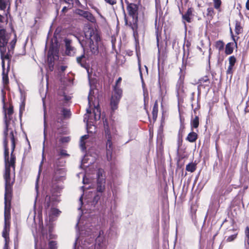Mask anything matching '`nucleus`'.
Listing matches in <instances>:
<instances>
[{
	"mask_svg": "<svg viewBox=\"0 0 249 249\" xmlns=\"http://www.w3.org/2000/svg\"><path fill=\"white\" fill-rule=\"evenodd\" d=\"M6 124V129L3 132L5 162V173L4 175L5 179L4 196L11 197L12 184L10 178V167L15 168L16 158L13 154V152L15 148V142L13 131H11L9 134H8V124L7 123Z\"/></svg>",
	"mask_w": 249,
	"mask_h": 249,
	"instance_id": "nucleus-1",
	"label": "nucleus"
},
{
	"mask_svg": "<svg viewBox=\"0 0 249 249\" xmlns=\"http://www.w3.org/2000/svg\"><path fill=\"white\" fill-rule=\"evenodd\" d=\"M85 36L86 39V41L79 40V42L83 49H84L86 44H88V46L89 47L92 53H98L100 37L97 31L92 28H88L85 32Z\"/></svg>",
	"mask_w": 249,
	"mask_h": 249,
	"instance_id": "nucleus-2",
	"label": "nucleus"
},
{
	"mask_svg": "<svg viewBox=\"0 0 249 249\" xmlns=\"http://www.w3.org/2000/svg\"><path fill=\"white\" fill-rule=\"evenodd\" d=\"M127 4L126 9L129 15L132 17V21H128V18L126 17V14L124 11V19L125 24L127 26L131 27L133 30L136 26L135 24L137 22V15L138 7L136 4L133 3H129L128 1L125 0Z\"/></svg>",
	"mask_w": 249,
	"mask_h": 249,
	"instance_id": "nucleus-3",
	"label": "nucleus"
},
{
	"mask_svg": "<svg viewBox=\"0 0 249 249\" xmlns=\"http://www.w3.org/2000/svg\"><path fill=\"white\" fill-rule=\"evenodd\" d=\"M11 197L4 196V228L2 231V236L5 238V241H8V230L9 223H8L7 220L9 217L10 210Z\"/></svg>",
	"mask_w": 249,
	"mask_h": 249,
	"instance_id": "nucleus-4",
	"label": "nucleus"
},
{
	"mask_svg": "<svg viewBox=\"0 0 249 249\" xmlns=\"http://www.w3.org/2000/svg\"><path fill=\"white\" fill-rule=\"evenodd\" d=\"M9 36L6 33L4 29L0 30V52L2 56L6 52V46L9 40Z\"/></svg>",
	"mask_w": 249,
	"mask_h": 249,
	"instance_id": "nucleus-5",
	"label": "nucleus"
},
{
	"mask_svg": "<svg viewBox=\"0 0 249 249\" xmlns=\"http://www.w3.org/2000/svg\"><path fill=\"white\" fill-rule=\"evenodd\" d=\"M65 171L64 169L59 168H57L55 169L54 175H53V180H52L53 183V187L54 189H55V187H58L57 191L58 190L61 189L62 188L59 187L57 186H55L54 185L55 183L54 182V181L58 182V181H61L63 179V178L65 177Z\"/></svg>",
	"mask_w": 249,
	"mask_h": 249,
	"instance_id": "nucleus-6",
	"label": "nucleus"
},
{
	"mask_svg": "<svg viewBox=\"0 0 249 249\" xmlns=\"http://www.w3.org/2000/svg\"><path fill=\"white\" fill-rule=\"evenodd\" d=\"M94 119L90 117L89 115H91V111L89 108L87 109V114H85L84 121L88 123H93V120H97L100 118L101 113L98 107L94 108L93 110Z\"/></svg>",
	"mask_w": 249,
	"mask_h": 249,
	"instance_id": "nucleus-7",
	"label": "nucleus"
},
{
	"mask_svg": "<svg viewBox=\"0 0 249 249\" xmlns=\"http://www.w3.org/2000/svg\"><path fill=\"white\" fill-rule=\"evenodd\" d=\"M75 14L83 17L91 22L94 23L96 21L95 17L91 13L88 11H85L81 9H76L75 11Z\"/></svg>",
	"mask_w": 249,
	"mask_h": 249,
	"instance_id": "nucleus-8",
	"label": "nucleus"
},
{
	"mask_svg": "<svg viewBox=\"0 0 249 249\" xmlns=\"http://www.w3.org/2000/svg\"><path fill=\"white\" fill-rule=\"evenodd\" d=\"M104 125L105 128V132L107 139L106 148L109 149L113 148L112 143L111 141V138L109 129L108 124L107 120H105V121L104 122Z\"/></svg>",
	"mask_w": 249,
	"mask_h": 249,
	"instance_id": "nucleus-9",
	"label": "nucleus"
},
{
	"mask_svg": "<svg viewBox=\"0 0 249 249\" xmlns=\"http://www.w3.org/2000/svg\"><path fill=\"white\" fill-rule=\"evenodd\" d=\"M64 42L66 47V54L70 56L73 55L75 53V49L71 46V40L66 38L64 40Z\"/></svg>",
	"mask_w": 249,
	"mask_h": 249,
	"instance_id": "nucleus-10",
	"label": "nucleus"
},
{
	"mask_svg": "<svg viewBox=\"0 0 249 249\" xmlns=\"http://www.w3.org/2000/svg\"><path fill=\"white\" fill-rule=\"evenodd\" d=\"M13 113V108L12 107H9V108L7 110V112H5V115H4V122H5V129H6V123L8 124V132L9 131L10 132L11 131H13L12 130H11L10 128H9V121L11 120V116Z\"/></svg>",
	"mask_w": 249,
	"mask_h": 249,
	"instance_id": "nucleus-11",
	"label": "nucleus"
},
{
	"mask_svg": "<svg viewBox=\"0 0 249 249\" xmlns=\"http://www.w3.org/2000/svg\"><path fill=\"white\" fill-rule=\"evenodd\" d=\"M105 189V178L104 177L99 178L97 180V191L102 193Z\"/></svg>",
	"mask_w": 249,
	"mask_h": 249,
	"instance_id": "nucleus-12",
	"label": "nucleus"
},
{
	"mask_svg": "<svg viewBox=\"0 0 249 249\" xmlns=\"http://www.w3.org/2000/svg\"><path fill=\"white\" fill-rule=\"evenodd\" d=\"M122 89L117 86H114V94L112 97L120 100L122 97Z\"/></svg>",
	"mask_w": 249,
	"mask_h": 249,
	"instance_id": "nucleus-13",
	"label": "nucleus"
},
{
	"mask_svg": "<svg viewBox=\"0 0 249 249\" xmlns=\"http://www.w3.org/2000/svg\"><path fill=\"white\" fill-rule=\"evenodd\" d=\"M87 57L85 55V54L81 55V56L77 57L76 58L77 62L78 63L80 64V65L84 67H86V61H87Z\"/></svg>",
	"mask_w": 249,
	"mask_h": 249,
	"instance_id": "nucleus-14",
	"label": "nucleus"
},
{
	"mask_svg": "<svg viewBox=\"0 0 249 249\" xmlns=\"http://www.w3.org/2000/svg\"><path fill=\"white\" fill-rule=\"evenodd\" d=\"M197 139V134L195 132H191L188 134L186 140L191 142H194L196 141Z\"/></svg>",
	"mask_w": 249,
	"mask_h": 249,
	"instance_id": "nucleus-15",
	"label": "nucleus"
},
{
	"mask_svg": "<svg viewBox=\"0 0 249 249\" xmlns=\"http://www.w3.org/2000/svg\"><path fill=\"white\" fill-rule=\"evenodd\" d=\"M233 43L230 42L228 43L225 48V53L226 54H231L232 53L233 51Z\"/></svg>",
	"mask_w": 249,
	"mask_h": 249,
	"instance_id": "nucleus-16",
	"label": "nucleus"
},
{
	"mask_svg": "<svg viewBox=\"0 0 249 249\" xmlns=\"http://www.w3.org/2000/svg\"><path fill=\"white\" fill-rule=\"evenodd\" d=\"M191 125L192 129L193 128H197L199 125V118L196 116L194 118H192L191 121Z\"/></svg>",
	"mask_w": 249,
	"mask_h": 249,
	"instance_id": "nucleus-17",
	"label": "nucleus"
},
{
	"mask_svg": "<svg viewBox=\"0 0 249 249\" xmlns=\"http://www.w3.org/2000/svg\"><path fill=\"white\" fill-rule=\"evenodd\" d=\"M192 10L190 8L188 9L187 11L186 12V13L184 15H182L183 19L184 20H186L188 22H191L190 16L192 15Z\"/></svg>",
	"mask_w": 249,
	"mask_h": 249,
	"instance_id": "nucleus-18",
	"label": "nucleus"
},
{
	"mask_svg": "<svg viewBox=\"0 0 249 249\" xmlns=\"http://www.w3.org/2000/svg\"><path fill=\"white\" fill-rule=\"evenodd\" d=\"M158 112V105L157 102H156L153 107L152 115L153 119H156Z\"/></svg>",
	"mask_w": 249,
	"mask_h": 249,
	"instance_id": "nucleus-19",
	"label": "nucleus"
},
{
	"mask_svg": "<svg viewBox=\"0 0 249 249\" xmlns=\"http://www.w3.org/2000/svg\"><path fill=\"white\" fill-rule=\"evenodd\" d=\"M88 138H89V135H85L84 136H83L81 138L80 146L82 150H84L86 149V146H85L86 142H85V140H87Z\"/></svg>",
	"mask_w": 249,
	"mask_h": 249,
	"instance_id": "nucleus-20",
	"label": "nucleus"
},
{
	"mask_svg": "<svg viewBox=\"0 0 249 249\" xmlns=\"http://www.w3.org/2000/svg\"><path fill=\"white\" fill-rule=\"evenodd\" d=\"M99 193H100L98 192L94 193V197L92 201V205H95L98 202L99 200L100 199L101 195Z\"/></svg>",
	"mask_w": 249,
	"mask_h": 249,
	"instance_id": "nucleus-21",
	"label": "nucleus"
},
{
	"mask_svg": "<svg viewBox=\"0 0 249 249\" xmlns=\"http://www.w3.org/2000/svg\"><path fill=\"white\" fill-rule=\"evenodd\" d=\"M53 58L51 56L50 54V52H49V55H48V69L50 71H53Z\"/></svg>",
	"mask_w": 249,
	"mask_h": 249,
	"instance_id": "nucleus-22",
	"label": "nucleus"
},
{
	"mask_svg": "<svg viewBox=\"0 0 249 249\" xmlns=\"http://www.w3.org/2000/svg\"><path fill=\"white\" fill-rule=\"evenodd\" d=\"M120 100H117V99L111 98V108L113 110H115L117 108V105L119 102Z\"/></svg>",
	"mask_w": 249,
	"mask_h": 249,
	"instance_id": "nucleus-23",
	"label": "nucleus"
},
{
	"mask_svg": "<svg viewBox=\"0 0 249 249\" xmlns=\"http://www.w3.org/2000/svg\"><path fill=\"white\" fill-rule=\"evenodd\" d=\"M2 81L4 85H6L9 82V79L8 76V71L5 73V68L2 69Z\"/></svg>",
	"mask_w": 249,
	"mask_h": 249,
	"instance_id": "nucleus-24",
	"label": "nucleus"
},
{
	"mask_svg": "<svg viewBox=\"0 0 249 249\" xmlns=\"http://www.w3.org/2000/svg\"><path fill=\"white\" fill-rule=\"evenodd\" d=\"M224 43L221 40L217 41L215 42V47L218 50L219 52L223 50L224 49Z\"/></svg>",
	"mask_w": 249,
	"mask_h": 249,
	"instance_id": "nucleus-25",
	"label": "nucleus"
},
{
	"mask_svg": "<svg viewBox=\"0 0 249 249\" xmlns=\"http://www.w3.org/2000/svg\"><path fill=\"white\" fill-rule=\"evenodd\" d=\"M196 166L195 164L190 163L186 165V170L187 171L193 172L195 171Z\"/></svg>",
	"mask_w": 249,
	"mask_h": 249,
	"instance_id": "nucleus-26",
	"label": "nucleus"
},
{
	"mask_svg": "<svg viewBox=\"0 0 249 249\" xmlns=\"http://www.w3.org/2000/svg\"><path fill=\"white\" fill-rule=\"evenodd\" d=\"M242 28L240 24L238 22H236L235 24V33L237 35L241 34L242 32Z\"/></svg>",
	"mask_w": 249,
	"mask_h": 249,
	"instance_id": "nucleus-27",
	"label": "nucleus"
},
{
	"mask_svg": "<svg viewBox=\"0 0 249 249\" xmlns=\"http://www.w3.org/2000/svg\"><path fill=\"white\" fill-rule=\"evenodd\" d=\"M5 53H3V54L2 56L1 53H0V57L1 59L2 60L1 65H2V69H4L5 67V63H4V59H9V55L8 54H5Z\"/></svg>",
	"mask_w": 249,
	"mask_h": 249,
	"instance_id": "nucleus-28",
	"label": "nucleus"
},
{
	"mask_svg": "<svg viewBox=\"0 0 249 249\" xmlns=\"http://www.w3.org/2000/svg\"><path fill=\"white\" fill-rule=\"evenodd\" d=\"M62 112V114L64 118H67L70 117V116L71 115V111L69 109L63 108Z\"/></svg>",
	"mask_w": 249,
	"mask_h": 249,
	"instance_id": "nucleus-29",
	"label": "nucleus"
},
{
	"mask_svg": "<svg viewBox=\"0 0 249 249\" xmlns=\"http://www.w3.org/2000/svg\"><path fill=\"white\" fill-rule=\"evenodd\" d=\"M112 151L113 148H107V158L108 161H110L112 160Z\"/></svg>",
	"mask_w": 249,
	"mask_h": 249,
	"instance_id": "nucleus-30",
	"label": "nucleus"
},
{
	"mask_svg": "<svg viewBox=\"0 0 249 249\" xmlns=\"http://www.w3.org/2000/svg\"><path fill=\"white\" fill-rule=\"evenodd\" d=\"M92 230V228H88L86 229V227L84 228V229L81 230V234H85V235H90V232Z\"/></svg>",
	"mask_w": 249,
	"mask_h": 249,
	"instance_id": "nucleus-31",
	"label": "nucleus"
},
{
	"mask_svg": "<svg viewBox=\"0 0 249 249\" xmlns=\"http://www.w3.org/2000/svg\"><path fill=\"white\" fill-rule=\"evenodd\" d=\"M237 235V233H234L227 237L226 239V241L228 242H230L233 241L236 238Z\"/></svg>",
	"mask_w": 249,
	"mask_h": 249,
	"instance_id": "nucleus-32",
	"label": "nucleus"
},
{
	"mask_svg": "<svg viewBox=\"0 0 249 249\" xmlns=\"http://www.w3.org/2000/svg\"><path fill=\"white\" fill-rule=\"evenodd\" d=\"M246 242L248 246H249V227L246 228L245 231Z\"/></svg>",
	"mask_w": 249,
	"mask_h": 249,
	"instance_id": "nucleus-33",
	"label": "nucleus"
},
{
	"mask_svg": "<svg viewBox=\"0 0 249 249\" xmlns=\"http://www.w3.org/2000/svg\"><path fill=\"white\" fill-rule=\"evenodd\" d=\"M234 66L230 65L228 66V69L226 71V73L228 75H230L231 78L232 77L233 74V68Z\"/></svg>",
	"mask_w": 249,
	"mask_h": 249,
	"instance_id": "nucleus-34",
	"label": "nucleus"
},
{
	"mask_svg": "<svg viewBox=\"0 0 249 249\" xmlns=\"http://www.w3.org/2000/svg\"><path fill=\"white\" fill-rule=\"evenodd\" d=\"M60 213V211L55 208H52L50 212V214L52 215L57 216Z\"/></svg>",
	"mask_w": 249,
	"mask_h": 249,
	"instance_id": "nucleus-35",
	"label": "nucleus"
},
{
	"mask_svg": "<svg viewBox=\"0 0 249 249\" xmlns=\"http://www.w3.org/2000/svg\"><path fill=\"white\" fill-rule=\"evenodd\" d=\"M214 7L215 9H218L220 8L221 4V0H213Z\"/></svg>",
	"mask_w": 249,
	"mask_h": 249,
	"instance_id": "nucleus-36",
	"label": "nucleus"
},
{
	"mask_svg": "<svg viewBox=\"0 0 249 249\" xmlns=\"http://www.w3.org/2000/svg\"><path fill=\"white\" fill-rule=\"evenodd\" d=\"M229 65L234 66L236 61V58L234 56H231L229 58Z\"/></svg>",
	"mask_w": 249,
	"mask_h": 249,
	"instance_id": "nucleus-37",
	"label": "nucleus"
},
{
	"mask_svg": "<svg viewBox=\"0 0 249 249\" xmlns=\"http://www.w3.org/2000/svg\"><path fill=\"white\" fill-rule=\"evenodd\" d=\"M7 0H0V9L3 10L6 7Z\"/></svg>",
	"mask_w": 249,
	"mask_h": 249,
	"instance_id": "nucleus-38",
	"label": "nucleus"
},
{
	"mask_svg": "<svg viewBox=\"0 0 249 249\" xmlns=\"http://www.w3.org/2000/svg\"><path fill=\"white\" fill-rule=\"evenodd\" d=\"M56 244L55 242L52 241H50L49 243V247L50 249H56Z\"/></svg>",
	"mask_w": 249,
	"mask_h": 249,
	"instance_id": "nucleus-39",
	"label": "nucleus"
},
{
	"mask_svg": "<svg viewBox=\"0 0 249 249\" xmlns=\"http://www.w3.org/2000/svg\"><path fill=\"white\" fill-rule=\"evenodd\" d=\"M92 90H90L89 91V95L88 96L89 105L90 107L91 106V103L93 99V95L92 94Z\"/></svg>",
	"mask_w": 249,
	"mask_h": 249,
	"instance_id": "nucleus-40",
	"label": "nucleus"
},
{
	"mask_svg": "<svg viewBox=\"0 0 249 249\" xmlns=\"http://www.w3.org/2000/svg\"><path fill=\"white\" fill-rule=\"evenodd\" d=\"M214 10L212 7H209L207 9V15L210 16H212L213 14Z\"/></svg>",
	"mask_w": 249,
	"mask_h": 249,
	"instance_id": "nucleus-41",
	"label": "nucleus"
},
{
	"mask_svg": "<svg viewBox=\"0 0 249 249\" xmlns=\"http://www.w3.org/2000/svg\"><path fill=\"white\" fill-rule=\"evenodd\" d=\"M104 171L102 169H99L97 173V178L103 177Z\"/></svg>",
	"mask_w": 249,
	"mask_h": 249,
	"instance_id": "nucleus-42",
	"label": "nucleus"
},
{
	"mask_svg": "<svg viewBox=\"0 0 249 249\" xmlns=\"http://www.w3.org/2000/svg\"><path fill=\"white\" fill-rule=\"evenodd\" d=\"M209 80V79L207 78V77H205L204 78H202L201 79H200L198 81V82H197V84H201L202 83H204V82H206L207 81H208Z\"/></svg>",
	"mask_w": 249,
	"mask_h": 249,
	"instance_id": "nucleus-43",
	"label": "nucleus"
},
{
	"mask_svg": "<svg viewBox=\"0 0 249 249\" xmlns=\"http://www.w3.org/2000/svg\"><path fill=\"white\" fill-rule=\"evenodd\" d=\"M70 139L69 137H62L60 141H61V142H69Z\"/></svg>",
	"mask_w": 249,
	"mask_h": 249,
	"instance_id": "nucleus-44",
	"label": "nucleus"
},
{
	"mask_svg": "<svg viewBox=\"0 0 249 249\" xmlns=\"http://www.w3.org/2000/svg\"><path fill=\"white\" fill-rule=\"evenodd\" d=\"M105 1L108 4L113 5L116 3V0H105Z\"/></svg>",
	"mask_w": 249,
	"mask_h": 249,
	"instance_id": "nucleus-45",
	"label": "nucleus"
},
{
	"mask_svg": "<svg viewBox=\"0 0 249 249\" xmlns=\"http://www.w3.org/2000/svg\"><path fill=\"white\" fill-rule=\"evenodd\" d=\"M16 41L13 40L11 43V47L10 48H8L9 51L10 52L11 50H13L15 46Z\"/></svg>",
	"mask_w": 249,
	"mask_h": 249,
	"instance_id": "nucleus-46",
	"label": "nucleus"
},
{
	"mask_svg": "<svg viewBox=\"0 0 249 249\" xmlns=\"http://www.w3.org/2000/svg\"><path fill=\"white\" fill-rule=\"evenodd\" d=\"M46 126V120H45V114H44V135L45 139L46 136V132H45Z\"/></svg>",
	"mask_w": 249,
	"mask_h": 249,
	"instance_id": "nucleus-47",
	"label": "nucleus"
},
{
	"mask_svg": "<svg viewBox=\"0 0 249 249\" xmlns=\"http://www.w3.org/2000/svg\"><path fill=\"white\" fill-rule=\"evenodd\" d=\"M156 36H157V45L159 46V39H160V35L159 34L158 32H156Z\"/></svg>",
	"mask_w": 249,
	"mask_h": 249,
	"instance_id": "nucleus-48",
	"label": "nucleus"
},
{
	"mask_svg": "<svg viewBox=\"0 0 249 249\" xmlns=\"http://www.w3.org/2000/svg\"><path fill=\"white\" fill-rule=\"evenodd\" d=\"M122 81V78L121 77H119L118 80L116 81V85L115 86H117L118 87V85L121 83Z\"/></svg>",
	"mask_w": 249,
	"mask_h": 249,
	"instance_id": "nucleus-49",
	"label": "nucleus"
},
{
	"mask_svg": "<svg viewBox=\"0 0 249 249\" xmlns=\"http://www.w3.org/2000/svg\"><path fill=\"white\" fill-rule=\"evenodd\" d=\"M60 155L62 156H68V155L66 153V151L61 150L60 152Z\"/></svg>",
	"mask_w": 249,
	"mask_h": 249,
	"instance_id": "nucleus-50",
	"label": "nucleus"
},
{
	"mask_svg": "<svg viewBox=\"0 0 249 249\" xmlns=\"http://www.w3.org/2000/svg\"><path fill=\"white\" fill-rule=\"evenodd\" d=\"M5 241V243L4 246L3 247V249H8V241Z\"/></svg>",
	"mask_w": 249,
	"mask_h": 249,
	"instance_id": "nucleus-51",
	"label": "nucleus"
},
{
	"mask_svg": "<svg viewBox=\"0 0 249 249\" xmlns=\"http://www.w3.org/2000/svg\"><path fill=\"white\" fill-rule=\"evenodd\" d=\"M2 94H3L2 101H3V103L4 104L5 103L4 100H5V93L4 92V91L3 90H2Z\"/></svg>",
	"mask_w": 249,
	"mask_h": 249,
	"instance_id": "nucleus-52",
	"label": "nucleus"
},
{
	"mask_svg": "<svg viewBox=\"0 0 249 249\" xmlns=\"http://www.w3.org/2000/svg\"><path fill=\"white\" fill-rule=\"evenodd\" d=\"M102 239V237H100V236H98L96 239V246H97V243L98 242H100V240Z\"/></svg>",
	"mask_w": 249,
	"mask_h": 249,
	"instance_id": "nucleus-53",
	"label": "nucleus"
},
{
	"mask_svg": "<svg viewBox=\"0 0 249 249\" xmlns=\"http://www.w3.org/2000/svg\"><path fill=\"white\" fill-rule=\"evenodd\" d=\"M67 9H68L67 8V7H66V6L64 7L62 10V12H63V13L66 12L67 11Z\"/></svg>",
	"mask_w": 249,
	"mask_h": 249,
	"instance_id": "nucleus-54",
	"label": "nucleus"
},
{
	"mask_svg": "<svg viewBox=\"0 0 249 249\" xmlns=\"http://www.w3.org/2000/svg\"><path fill=\"white\" fill-rule=\"evenodd\" d=\"M246 8L248 10H249V0H248L246 2Z\"/></svg>",
	"mask_w": 249,
	"mask_h": 249,
	"instance_id": "nucleus-55",
	"label": "nucleus"
},
{
	"mask_svg": "<svg viewBox=\"0 0 249 249\" xmlns=\"http://www.w3.org/2000/svg\"><path fill=\"white\" fill-rule=\"evenodd\" d=\"M87 179L85 178V177H84L83 178V183L84 184H86V183H88V181H87Z\"/></svg>",
	"mask_w": 249,
	"mask_h": 249,
	"instance_id": "nucleus-56",
	"label": "nucleus"
},
{
	"mask_svg": "<svg viewBox=\"0 0 249 249\" xmlns=\"http://www.w3.org/2000/svg\"><path fill=\"white\" fill-rule=\"evenodd\" d=\"M78 240V238L76 239V240L75 241V243H74V248L73 249H76V245L77 244V240Z\"/></svg>",
	"mask_w": 249,
	"mask_h": 249,
	"instance_id": "nucleus-57",
	"label": "nucleus"
},
{
	"mask_svg": "<svg viewBox=\"0 0 249 249\" xmlns=\"http://www.w3.org/2000/svg\"><path fill=\"white\" fill-rule=\"evenodd\" d=\"M79 201L80 202V204H82V196H81L79 198Z\"/></svg>",
	"mask_w": 249,
	"mask_h": 249,
	"instance_id": "nucleus-58",
	"label": "nucleus"
},
{
	"mask_svg": "<svg viewBox=\"0 0 249 249\" xmlns=\"http://www.w3.org/2000/svg\"><path fill=\"white\" fill-rule=\"evenodd\" d=\"M44 143H45V141H44V142H43V151H42L43 155L44 154Z\"/></svg>",
	"mask_w": 249,
	"mask_h": 249,
	"instance_id": "nucleus-59",
	"label": "nucleus"
},
{
	"mask_svg": "<svg viewBox=\"0 0 249 249\" xmlns=\"http://www.w3.org/2000/svg\"><path fill=\"white\" fill-rule=\"evenodd\" d=\"M61 70H62V71H64V70H65V67L64 66H62V67H61Z\"/></svg>",
	"mask_w": 249,
	"mask_h": 249,
	"instance_id": "nucleus-60",
	"label": "nucleus"
},
{
	"mask_svg": "<svg viewBox=\"0 0 249 249\" xmlns=\"http://www.w3.org/2000/svg\"><path fill=\"white\" fill-rule=\"evenodd\" d=\"M2 17L0 15V21L2 22Z\"/></svg>",
	"mask_w": 249,
	"mask_h": 249,
	"instance_id": "nucleus-61",
	"label": "nucleus"
},
{
	"mask_svg": "<svg viewBox=\"0 0 249 249\" xmlns=\"http://www.w3.org/2000/svg\"><path fill=\"white\" fill-rule=\"evenodd\" d=\"M47 204L48 207L50 206V205L48 203V202H47Z\"/></svg>",
	"mask_w": 249,
	"mask_h": 249,
	"instance_id": "nucleus-62",
	"label": "nucleus"
},
{
	"mask_svg": "<svg viewBox=\"0 0 249 249\" xmlns=\"http://www.w3.org/2000/svg\"><path fill=\"white\" fill-rule=\"evenodd\" d=\"M36 189H37V186L36 185Z\"/></svg>",
	"mask_w": 249,
	"mask_h": 249,
	"instance_id": "nucleus-63",
	"label": "nucleus"
},
{
	"mask_svg": "<svg viewBox=\"0 0 249 249\" xmlns=\"http://www.w3.org/2000/svg\"><path fill=\"white\" fill-rule=\"evenodd\" d=\"M180 72H182V69H180Z\"/></svg>",
	"mask_w": 249,
	"mask_h": 249,
	"instance_id": "nucleus-64",
	"label": "nucleus"
}]
</instances>
